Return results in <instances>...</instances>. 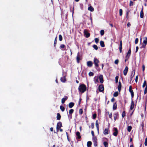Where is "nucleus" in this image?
Returning <instances> with one entry per match:
<instances>
[{"instance_id":"obj_1","label":"nucleus","mask_w":147,"mask_h":147,"mask_svg":"<svg viewBox=\"0 0 147 147\" xmlns=\"http://www.w3.org/2000/svg\"><path fill=\"white\" fill-rule=\"evenodd\" d=\"M86 86L84 84L80 85L78 88V90L79 91L82 93L84 92L86 90Z\"/></svg>"},{"instance_id":"obj_2","label":"nucleus","mask_w":147,"mask_h":147,"mask_svg":"<svg viewBox=\"0 0 147 147\" xmlns=\"http://www.w3.org/2000/svg\"><path fill=\"white\" fill-rule=\"evenodd\" d=\"M94 62L95 65V67H98L99 66L98 63H99V61L96 58H94Z\"/></svg>"},{"instance_id":"obj_3","label":"nucleus","mask_w":147,"mask_h":147,"mask_svg":"<svg viewBox=\"0 0 147 147\" xmlns=\"http://www.w3.org/2000/svg\"><path fill=\"white\" fill-rule=\"evenodd\" d=\"M144 40L142 43V47H144L146 45L147 43V38L146 37H144L143 38Z\"/></svg>"},{"instance_id":"obj_4","label":"nucleus","mask_w":147,"mask_h":147,"mask_svg":"<svg viewBox=\"0 0 147 147\" xmlns=\"http://www.w3.org/2000/svg\"><path fill=\"white\" fill-rule=\"evenodd\" d=\"M113 130L114 132L113 133V135L115 136H116L118 134V130L117 128L114 127L113 128Z\"/></svg>"},{"instance_id":"obj_5","label":"nucleus","mask_w":147,"mask_h":147,"mask_svg":"<svg viewBox=\"0 0 147 147\" xmlns=\"http://www.w3.org/2000/svg\"><path fill=\"white\" fill-rule=\"evenodd\" d=\"M76 59L77 63H79L80 60H81L80 57V54L79 52H78L77 53V56L76 57Z\"/></svg>"},{"instance_id":"obj_6","label":"nucleus","mask_w":147,"mask_h":147,"mask_svg":"<svg viewBox=\"0 0 147 147\" xmlns=\"http://www.w3.org/2000/svg\"><path fill=\"white\" fill-rule=\"evenodd\" d=\"M87 65L88 67H91L92 66V62L91 61H88L87 62Z\"/></svg>"},{"instance_id":"obj_7","label":"nucleus","mask_w":147,"mask_h":147,"mask_svg":"<svg viewBox=\"0 0 147 147\" xmlns=\"http://www.w3.org/2000/svg\"><path fill=\"white\" fill-rule=\"evenodd\" d=\"M84 33L86 37L87 38L88 37L90 36V34L88 33L87 31L86 30H84Z\"/></svg>"},{"instance_id":"obj_8","label":"nucleus","mask_w":147,"mask_h":147,"mask_svg":"<svg viewBox=\"0 0 147 147\" xmlns=\"http://www.w3.org/2000/svg\"><path fill=\"white\" fill-rule=\"evenodd\" d=\"M99 90L100 92H102L104 90V87L103 85H100L99 86Z\"/></svg>"},{"instance_id":"obj_9","label":"nucleus","mask_w":147,"mask_h":147,"mask_svg":"<svg viewBox=\"0 0 147 147\" xmlns=\"http://www.w3.org/2000/svg\"><path fill=\"white\" fill-rule=\"evenodd\" d=\"M62 123L61 122L58 123L57 124V130H58L61 127H62Z\"/></svg>"},{"instance_id":"obj_10","label":"nucleus","mask_w":147,"mask_h":147,"mask_svg":"<svg viewBox=\"0 0 147 147\" xmlns=\"http://www.w3.org/2000/svg\"><path fill=\"white\" fill-rule=\"evenodd\" d=\"M128 71V68L127 66H126L123 71V74L125 76H126L127 72Z\"/></svg>"},{"instance_id":"obj_11","label":"nucleus","mask_w":147,"mask_h":147,"mask_svg":"<svg viewBox=\"0 0 147 147\" xmlns=\"http://www.w3.org/2000/svg\"><path fill=\"white\" fill-rule=\"evenodd\" d=\"M109 128L105 129L103 131V133L105 135H107L109 134Z\"/></svg>"},{"instance_id":"obj_12","label":"nucleus","mask_w":147,"mask_h":147,"mask_svg":"<svg viewBox=\"0 0 147 147\" xmlns=\"http://www.w3.org/2000/svg\"><path fill=\"white\" fill-rule=\"evenodd\" d=\"M96 126L97 128V130L98 133H99V125L98 122V121L96 120Z\"/></svg>"},{"instance_id":"obj_13","label":"nucleus","mask_w":147,"mask_h":147,"mask_svg":"<svg viewBox=\"0 0 147 147\" xmlns=\"http://www.w3.org/2000/svg\"><path fill=\"white\" fill-rule=\"evenodd\" d=\"M131 53V50L130 49H129L128 50L127 53V55H126V58L127 59H128L129 57L130 56Z\"/></svg>"},{"instance_id":"obj_14","label":"nucleus","mask_w":147,"mask_h":147,"mask_svg":"<svg viewBox=\"0 0 147 147\" xmlns=\"http://www.w3.org/2000/svg\"><path fill=\"white\" fill-rule=\"evenodd\" d=\"M99 79L101 83H102L103 82V76L102 75H100L99 76Z\"/></svg>"},{"instance_id":"obj_15","label":"nucleus","mask_w":147,"mask_h":147,"mask_svg":"<svg viewBox=\"0 0 147 147\" xmlns=\"http://www.w3.org/2000/svg\"><path fill=\"white\" fill-rule=\"evenodd\" d=\"M140 17L141 18H143L144 17V13L143 12V8H142V10L140 12Z\"/></svg>"},{"instance_id":"obj_16","label":"nucleus","mask_w":147,"mask_h":147,"mask_svg":"<svg viewBox=\"0 0 147 147\" xmlns=\"http://www.w3.org/2000/svg\"><path fill=\"white\" fill-rule=\"evenodd\" d=\"M121 86V83L120 82H119V85L118 86V90L119 92H120Z\"/></svg>"},{"instance_id":"obj_17","label":"nucleus","mask_w":147,"mask_h":147,"mask_svg":"<svg viewBox=\"0 0 147 147\" xmlns=\"http://www.w3.org/2000/svg\"><path fill=\"white\" fill-rule=\"evenodd\" d=\"M88 10L92 12L94 11V8L91 6H90L88 7Z\"/></svg>"},{"instance_id":"obj_18","label":"nucleus","mask_w":147,"mask_h":147,"mask_svg":"<svg viewBox=\"0 0 147 147\" xmlns=\"http://www.w3.org/2000/svg\"><path fill=\"white\" fill-rule=\"evenodd\" d=\"M61 80L63 82H65L66 81L65 76H64L61 78Z\"/></svg>"},{"instance_id":"obj_19","label":"nucleus","mask_w":147,"mask_h":147,"mask_svg":"<svg viewBox=\"0 0 147 147\" xmlns=\"http://www.w3.org/2000/svg\"><path fill=\"white\" fill-rule=\"evenodd\" d=\"M74 103L72 102L69 103V107L70 108H72L74 106Z\"/></svg>"},{"instance_id":"obj_20","label":"nucleus","mask_w":147,"mask_h":147,"mask_svg":"<svg viewBox=\"0 0 147 147\" xmlns=\"http://www.w3.org/2000/svg\"><path fill=\"white\" fill-rule=\"evenodd\" d=\"M67 97H66L64 98H62V99L61 100L62 103L63 104L65 102V101L66 100H67Z\"/></svg>"},{"instance_id":"obj_21","label":"nucleus","mask_w":147,"mask_h":147,"mask_svg":"<svg viewBox=\"0 0 147 147\" xmlns=\"http://www.w3.org/2000/svg\"><path fill=\"white\" fill-rule=\"evenodd\" d=\"M94 80L95 83L96 84L98 82V77H95Z\"/></svg>"},{"instance_id":"obj_22","label":"nucleus","mask_w":147,"mask_h":147,"mask_svg":"<svg viewBox=\"0 0 147 147\" xmlns=\"http://www.w3.org/2000/svg\"><path fill=\"white\" fill-rule=\"evenodd\" d=\"M134 102L133 100H132L131 102V105L130 108L131 110H132L133 109L134 107Z\"/></svg>"},{"instance_id":"obj_23","label":"nucleus","mask_w":147,"mask_h":147,"mask_svg":"<svg viewBox=\"0 0 147 147\" xmlns=\"http://www.w3.org/2000/svg\"><path fill=\"white\" fill-rule=\"evenodd\" d=\"M61 115L59 113H58L57 114V119L58 120H60L61 118Z\"/></svg>"},{"instance_id":"obj_24","label":"nucleus","mask_w":147,"mask_h":147,"mask_svg":"<svg viewBox=\"0 0 147 147\" xmlns=\"http://www.w3.org/2000/svg\"><path fill=\"white\" fill-rule=\"evenodd\" d=\"M76 135L77 136V138L78 139H80L81 138V136L80 135V133L79 132H76Z\"/></svg>"},{"instance_id":"obj_25","label":"nucleus","mask_w":147,"mask_h":147,"mask_svg":"<svg viewBox=\"0 0 147 147\" xmlns=\"http://www.w3.org/2000/svg\"><path fill=\"white\" fill-rule=\"evenodd\" d=\"M100 44L101 46L102 47H105V45L104 44V42L103 41H101L100 42Z\"/></svg>"},{"instance_id":"obj_26","label":"nucleus","mask_w":147,"mask_h":147,"mask_svg":"<svg viewBox=\"0 0 147 147\" xmlns=\"http://www.w3.org/2000/svg\"><path fill=\"white\" fill-rule=\"evenodd\" d=\"M117 108V105L116 103L114 104L113 106V109L115 110Z\"/></svg>"},{"instance_id":"obj_27","label":"nucleus","mask_w":147,"mask_h":147,"mask_svg":"<svg viewBox=\"0 0 147 147\" xmlns=\"http://www.w3.org/2000/svg\"><path fill=\"white\" fill-rule=\"evenodd\" d=\"M92 140L93 142H96L97 141V139L96 137L94 136L93 137Z\"/></svg>"},{"instance_id":"obj_28","label":"nucleus","mask_w":147,"mask_h":147,"mask_svg":"<svg viewBox=\"0 0 147 147\" xmlns=\"http://www.w3.org/2000/svg\"><path fill=\"white\" fill-rule=\"evenodd\" d=\"M60 109L61 110V111L63 112L64 111L65 109V108L63 107V106L62 105L60 106Z\"/></svg>"},{"instance_id":"obj_29","label":"nucleus","mask_w":147,"mask_h":147,"mask_svg":"<svg viewBox=\"0 0 147 147\" xmlns=\"http://www.w3.org/2000/svg\"><path fill=\"white\" fill-rule=\"evenodd\" d=\"M131 129H132V127L131 126H129L127 127V131L129 132H130Z\"/></svg>"},{"instance_id":"obj_30","label":"nucleus","mask_w":147,"mask_h":147,"mask_svg":"<svg viewBox=\"0 0 147 147\" xmlns=\"http://www.w3.org/2000/svg\"><path fill=\"white\" fill-rule=\"evenodd\" d=\"M118 95V92H115L113 94V96L114 97H117Z\"/></svg>"},{"instance_id":"obj_31","label":"nucleus","mask_w":147,"mask_h":147,"mask_svg":"<svg viewBox=\"0 0 147 147\" xmlns=\"http://www.w3.org/2000/svg\"><path fill=\"white\" fill-rule=\"evenodd\" d=\"M129 92L131 93V98H133L134 97V92L133 90L131 91H130Z\"/></svg>"},{"instance_id":"obj_32","label":"nucleus","mask_w":147,"mask_h":147,"mask_svg":"<svg viewBox=\"0 0 147 147\" xmlns=\"http://www.w3.org/2000/svg\"><path fill=\"white\" fill-rule=\"evenodd\" d=\"M92 144V142H91L88 141L87 142V146L89 147Z\"/></svg>"},{"instance_id":"obj_33","label":"nucleus","mask_w":147,"mask_h":147,"mask_svg":"<svg viewBox=\"0 0 147 147\" xmlns=\"http://www.w3.org/2000/svg\"><path fill=\"white\" fill-rule=\"evenodd\" d=\"M103 144L105 147H108V143L107 142H105Z\"/></svg>"},{"instance_id":"obj_34","label":"nucleus","mask_w":147,"mask_h":147,"mask_svg":"<svg viewBox=\"0 0 147 147\" xmlns=\"http://www.w3.org/2000/svg\"><path fill=\"white\" fill-rule=\"evenodd\" d=\"M135 73H132L130 76V80H132L134 76Z\"/></svg>"},{"instance_id":"obj_35","label":"nucleus","mask_w":147,"mask_h":147,"mask_svg":"<svg viewBox=\"0 0 147 147\" xmlns=\"http://www.w3.org/2000/svg\"><path fill=\"white\" fill-rule=\"evenodd\" d=\"M93 47L96 50H97L98 49V47L96 45H94L93 46Z\"/></svg>"},{"instance_id":"obj_36","label":"nucleus","mask_w":147,"mask_h":147,"mask_svg":"<svg viewBox=\"0 0 147 147\" xmlns=\"http://www.w3.org/2000/svg\"><path fill=\"white\" fill-rule=\"evenodd\" d=\"M147 92V84H146V87L144 90V94H145Z\"/></svg>"},{"instance_id":"obj_37","label":"nucleus","mask_w":147,"mask_h":147,"mask_svg":"<svg viewBox=\"0 0 147 147\" xmlns=\"http://www.w3.org/2000/svg\"><path fill=\"white\" fill-rule=\"evenodd\" d=\"M100 34L101 36H102L104 34V31L103 30H101L100 31Z\"/></svg>"},{"instance_id":"obj_38","label":"nucleus","mask_w":147,"mask_h":147,"mask_svg":"<svg viewBox=\"0 0 147 147\" xmlns=\"http://www.w3.org/2000/svg\"><path fill=\"white\" fill-rule=\"evenodd\" d=\"M62 40V37L61 35H59V40L60 41H61Z\"/></svg>"},{"instance_id":"obj_39","label":"nucleus","mask_w":147,"mask_h":147,"mask_svg":"<svg viewBox=\"0 0 147 147\" xmlns=\"http://www.w3.org/2000/svg\"><path fill=\"white\" fill-rule=\"evenodd\" d=\"M74 110L73 109H71L69 110V113L70 114H71L74 112Z\"/></svg>"},{"instance_id":"obj_40","label":"nucleus","mask_w":147,"mask_h":147,"mask_svg":"<svg viewBox=\"0 0 147 147\" xmlns=\"http://www.w3.org/2000/svg\"><path fill=\"white\" fill-rule=\"evenodd\" d=\"M119 15L120 16H122V10L121 9H120L119 10Z\"/></svg>"},{"instance_id":"obj_41","label":"nucleus","mask_w":147,"mask_h":147,"mask_svg":"<svg viewBox=\"0 0 147 147\" xmlns=\"http://www.w3.org/2000/svg\"><path fill=\"white\" fill-rule=\"evenodd\" d=\"M95 41L96 43H98L99 42V39L97 38H96L95 39Z\"/></svg>"},{"instance_id":"obj_42","label":"nucleus","mask_w":147,"mask_h":147,"mask_svg":"<svg viewBox=\"0 0 147 147\" xmlns=\"http://www.w3.org/2000/svg\"><path fill=\"white\" fill-rule=\"evenodd\" d=\"M125 115V111H123L122 113V117L123 118L124 117Z\"/></svg>"},{"instance_id":"obj_43","label":"nucleus","mask_w":147,"mask_h":147,"mask_svg":"<svg viewBox=\"0 0 147 147\" xmlns=\"http://www.w3.org/2000/svg\"><path fill=\"white\" fill-rule=\"evenodd\" d=\"M146 82L145 80L144 81L142 85L143 88H144L146 85Z\"/></svg>"},{"instance_id":"obj_44","label":"nucleus","mask_w":147,"mask_h":147,"mask_svg":"<svg viewBox=\"0 0 147 147\" xmlns=\"http://www.w3.org/2000/svg\"><path fill=\"white\" fill-rule=\"evenodd\" d=\"M144 144L146 146H147V138H146L145 139Z\"/></svg>"},{"instance_id":"obj_45","label":"nucleus","mask_w":147,"mask_h":147,"mask_svg":"<svg viewBox=\"0 0 147 147\" xmlns=\"http://www.w3.org/2000/svg\"><path fill=\"white\" fill-rule=\"evenodd\" d=\"M83 112L82 110V109H80L79 110V113L80 115L82 114Z\"/></svg>"},{"instance_id":"obj_46","label":"nucleus","mask_w":147,"mask_h":147,"mask_svg":"<svg viewBox=\"0 0 147 147\" xmlns=\"http://www.w3.org/2000/svg\"><path fill=\"white\" fill-rule=\"evenodd\" d=\"M96 114L95 113L93 115V119H94L96 117Z\"/></svg>"},{"instance_id":"obj_47","label":"nucleus","mask_w":147,"mask_h":147,"mask_svg":"<svg viewBox=\"0 0 147 147\" xmlns=\"http://www.w3.org/2000/svg\"><path fill=\"white\" fill-rule=\"evenodd\" d=\"M138 38H136L135 40V43L136 44L138 43Z\"/></svg>"},{"instance_id":"obj_48","label":"nucleus","mask_w":147,"mask_h":147,"mask_svg":"<svg viewBox=\"0 0 147 147\" xmlns=\"http://www.w3.org/2000/svg\"><path fill=\"white\" fill-rule=\"evenodd\" d=\"M116 83H117L118 82V76H116L115 78Z\"/></svg>"},{"instance_id":"obj_49","label":"nucleus","mask_w":147,"mask_h":147,"mask_svg":"<svg viewBox=\"0 0 147 147\" xmlns=\"http://www.w3.org/2000/svg\"><path fill=\"white\" fill-rule=\"evenodd\" d=\"M119 48H122V42L121 40L120 41Z\"/></svg>"},{"instance_id":"obj_50","label":"nucleus","mask_w":147,"mask_h":147,"mask_svg":"<svg viewBox=\"0 0 147 147\" xmlns=\"http://www.w3.org/2000/svg\"><path fill=\"white\" fill-rule=\"evenodd\" d=\"M119 62V60L118 59L116 60L115 61V63L116 64H117Z\"/></svg>"},{"instance_id":"obj_51","label":"nucleus","mask_w":147,"mask_h":147,"mask_svg":"<svg viewBox=\"0 0 147 147\" xmlns=\"http://www.w3.org/2000/svg\"><path fill=\"white\" fill-rule=\"evenodd\" d=\"M134 5V2L130 1L129 3V5L130 6H132Z\"/></svg>"},{"instance_id":"obj_52","label":"nucleus","mask_w":147,"mask_h":147,"mask_svg":"<svg viewBox=\"0 0 147 147\" xmlns=\"http://www.w3.org/2000/svg\"><path fill=\"white\" fill-rule=\"evenodd\" d=\"M65 45H61L60 46V47L62 49H63L65 48Z\"/></svg>"},{"instance_id":"obj_53","label":"nucleus","mask_w":147,"mask_h":147,"mask_svg":"<svg viewBox=\"0 0 147 147\" xmlns=\"http://www.w3.org/2000/svg\"><path fill=\"white\" fill-rule=\"evenodd\" d=\"M89 74L90 76H93V75L94 74L93 73L91 72H89Z\"/></svg>"},{"instance_id":"obj_54","label":"nucleus","mask_w":147,"mask_h":147,"mask_svg":"<svg viewBox=\"0 0 147 147\" xmlns=\"http://www.w3.org/2000/svg\"><path fill=\"white\" fill-rule=\"evenodd\" d=\"M138 76H137L136 77V79H135V81H136V82H138Z\"/></svg>"},{"instance_id":"obj_55","label":"nucleus","mask_w":147,"mask_h":147,"mask_svg":"<svg viewBox=\"0 0 147 147\" xmlns=\"http://www.w3.org/2000/svg\"><path fill=\"white\" fill-rule=\"evenodd\" d=\"M57 42V37L55 38V39L54 43V45L55 46V44Z\"/></svg>"},{"instance_id":"obj_56","label":"nucleus","mask_w":147,"mask_h":147,"mask_svg":"<svg viewBox=\"0 0 147 147\" xmlns=\"http://www.w3.org/2000/svg\"><path fill=\"white\" fill-rule=\"evenodd\" d=\"M129 92L131 91L132 90V87H131V86H130L129 87Z\"/></svg>"},{"instance_id":"obj_57","label":"nucleus","mask_w":147,"mask_h":147,"mask_svg":"<svg viewBox=\"0 0 147 147\" xmlns=\"http://www.w3.org/2000/svg\"><path fill=\"white\" fill-rule=\"evenodd\" d=\"M145 67L144 65H142V71H144L145 70Z\"/></svg>"},{"instance_id":"obj_58","label":"nucleus","mask_w":147,"mask_h":147,"mask_svg":"<svg viewBox=\"0 0 147 147\" xmlns=\"http://www.w3.org/2000/svg\"><path fill=\"white\" fill-rule=\"evenodd\" d=\"M117 118V115L116 114H115V116H114V120L115 121L116 120Z\"/></svg>"},{"instance_id":"obj_59","label":"nucleus","mask_w":147,"mask_h":147,"mask_svg":"<svg viewBox=\"0 0 147 147\" xmlns=\"http://www.w3.org/2000/svg\"><path fill=\"white\" fill-rule=\"evenodd\" d=\"M91 134H92L93 137L94 136V131H91Z\"/></svg>"},{"instance_id":"obj_60","label":"nucleus","mask_w":147,"mask_h":147,"mask_svg":"<svg viewBox=\"0 0 147 147\" xmlns=\"http://www.w3.org/2000/svg\"><path fill=\"white\" fill-rule=\"evenodd\" d=\"M109 118H111L112 117V113H111L109 114Z\"/></svg>"},{"instance_id":"obj_61","label":"nucleus","mask_w":147,"mask_h":147,"mask_svg":"<svg viewBox=\"0 0 147 147\" xmlns=\"http://www.w3.org/2000/svg\"><path fill=\"white\" fill-rule=\"evenodd\" d=\"M94 145L95 146H97V142H94Z\"/></svg>"},{"instance_id":"obj_62","label":"nucleus","mask_w":147,"mask_h":147,"mask_svg":"<svg viewBox=\"0 0 147 147\" xmlns=\"http://www.w3.org/2000/svg\"><path fill=\"white\" fill-rule=\"evenodd\" d=\"M131 25V24H130V23L129 22H128L127 24V26L128 27H129Z\"/></svg>"},{"instance_id":"obj_63","label":"nucleus","mask_w":147,"mask_h":147,"mask_svg":"<svg viewBox=\"0 0 147 147\" xmlns=\"http://www.w3.org/2000/svg\"><path fill=\"white\" fill-rule=\"evenodd\" d=\"M138 47H136V52H137L138 51Z\"/></svg>"},{"instance_id":"obj_64","label":"nucleus","mask_w":147,"mask_h":147,"mask_svg":"<svg viewBox=\"0 0 147 147\" xmlns=\"http://www.w3.org/2000/svg\"><path fill=\"white\" fill-rule=\"evenodd\" d=\"M91 125H91L92 127V128H93L94 127V124L93 123H92Z\"/></svg>"}]
</instances>
